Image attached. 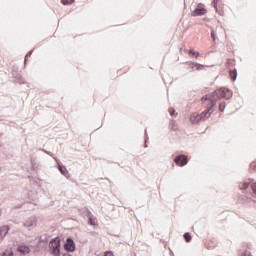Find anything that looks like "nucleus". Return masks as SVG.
Segmentation results:
<instances>
[{"instance_id": "1a4fd4ad", "label": "nucleus", "mask_w": 256, "mask_h": 256, "mask_svg": "<svg viewBox=\"0 0 256 256\" xmlns=\"http://www.w3.org/2000/svg\"><path fill=\"white\" fill-rule=\"evenodd\" d=\"M17 251L21 255H29V253H31V248L29 246L20 245L17 247Z\"/></svg>"}, {"instance_id": "0eeeda50", "label": "nucleus", "mask_w": 256, "mask_h": 256, "mask_svg": "<svg viewBox=\"0 0 256 256\" xmlns=\"http://www.w3.org/2000/svg\"><path fill=\"white\" fill-rule=\"evenodd\" d=\"M54 160L57 163V169L61 173V175H64V177H66V179H69L70 175H69V171L67 170V167H65L63 164H61V162L59 161V159L57 157H54Z\"/></svg>"}, {"instance_id": "ddd939ff", "label": "nucleus", "mask_w": 256, "mask_h": 256, "mask_svg": "<svg viewBox=\"0 0 256 256\" xmlns=\"http://www.w3.org/2000/svg\"><path fill=\"white\" fill-rule=\"evenodd\" d=\"M229 75L231 77V81H233V82L237 81V75L238 74H237V69L236 68H234L233 70H230Z\"/></svg>"}, {"instance_id": "f3484780", "label": "nucleus", "mask_w": 256, "mask_h": 256, "mask_svg": "<svg viewBox=\"0 0 256 256\" xmlns=\"http://www.w3.org/2000/svg\"><path fill=\"white\" fill-rule=\"evenodd\" d=\"M62 5H73L75 0H61Z\"/></svg>"}, {"instance_id": "cd10ccee", "label": "nucleus", "mask_w": 256, "mask_h": 256, "mask_svg": "<svg viewBox=\"0 0 256 256\" xmlns=\"http://www.w3.org/2000/svg\"><path fill=\"white\" fill-rule=\"evenodd\" d=\"M211 37H212L213 41L216 40L215 31H211Z\"/></svg>"}, {"instance_id": "5701e85b", "label": "nucleus", "mask_w": 256, "mask_h": 256, "mask_svg": "<svg viewBox=\"0 0 256 256\" xmlns=\"http://www.w3.org/2000/svg\"><path fill=\"white\" fill-rule=\"evenodd\" d=\"M88 224H89V225H95V219H93L92 217H90V218L88 219Z\"/></svg>"}, {"instance_id": "9d476101", "label": "nucleus", "mask_w": 256, "mask_h": 256, "mask_svg": "<svg viewBox=\"0 0 256 256\" xmlns=\"http://www.w3.org/2000/svg\"><path fill=\"white\" fill-rule=\"evenodd\" d=\"M186 65H188L190 69L196 68V71H201V69L205 67L204 65L199 64L197 62H186Z\"/></svg>"}, {"instance_id": "6ab92c4d", "label": "nucleus", "mask_w": 256, "mask_h": 256, "mask_svg": "<svg viewBox=\"0 0 256 256\" xmlns=\"http://www.w3.org/2000/svg\"><path fill=\"white\" fill-rule=\"evenodd\" d=\"M147 141H149V135H147V129H145V144L144 147L148 148L149 146L147 145Z\"/></svg>"}, {"instance_id": "412c9836", "label": "nucleus", "mask_w": 256, "mask_h": 256, "mask_svg": "<svg viewBox=\"0 0 256 256\" xmlns=\"http://www.w3.org/2000/svg\"><path fill=\"white\" fill-rule=\"evenodd\" d=\"M48 241H49V237L47 236H44V238L43 236L40 237V243H47Z\"/></svg>"}, {"instance_id": "f257e3e1", "label": "nucleus", "mask_w": 256, "mask_h": 256, "mask_svg": "<svg viewBox=\"0 0 256 256\" xmlns=\"http://www.w3.org/2000/svg\"><path fill=\"white\" fill-rule=\"evenodd\" d=\"M231 97H233V91H231L227 87H220L214 90L212 93L202 96L201 101H206V109H210L213 103L217 105L218 99H226L227 101H229Z\"/></svg>"}, {"instance_id": "9b49d317", "label": "nucleus", "mask_w": 256, "mask_h": 256, "mask_svg": "<svg viewBox=\"0 0 256 256\" xmlns=\"http://www.w3.org/2000/svg\"><path fill=\"white\" fill-rule=\"evenodd\" d=\"M33 225H35V218H28L24 223L23 226L28 229V231H31L33 229Z\"/></svg>"}, {"instance_id": "aec40b11", "label": "nucleus", "mask_w": 256, "mask_h": 256, "mask_svg": "<svg viewBox=\"0 0 256 256\" xmlns=\"http://www.w3.org/2000/svg\"><path fill=\"white\" fill-rule=\"evenodd\" d=\"M42 151L46 153V155H49L50 157H53V159H55V154H53V152L47 151L45 149H42Z\"/></svg>"}, {"instance_id": "2eb2a0df", "label": "nucleus", "mask_w": 256, "mask_h": 256, "mask_svg": "<svg viewBox=\"0 0 256 256\" xmlns=\"http://www.w3.org/2000/svg\"><path fill=\"white\" fill-rule=\"evenodd\" d=\"M188 55H190V57H199V52L198 51H194L193 49H190L188 51Z\"/></svg>"}, {"instance_id": "4be33fe9", "label": "nucleus", "mask_w": 256, "mask_h": 256, "mask_svg": "<svg viewBox=\"0 0 256 256\" xmlns=\"http://www.w3.org/2000/svg\"><path fill=\"white\" fill-rule=\"evenodd\" d=\"M218 3H219V0H214V5H213V7H214L216 13H219V10L217 9V4H218Z\"/></svg>"}, {"instance_id": "7ed1b4c3", "label": "nucleus", "mask_w": 256, "mask_h": 256, "mask_svg": "<svg viewBox=\"0 0 256 256\" xmlns=\"http://www.w3.org/2000/svg\"><path fill=\"white\" fill-rule=\"evenodd\" d=\"M215 113V102L212 103L210 108H206L202 113L194 112L190 115V123L192 125H197L201 123V121H205V119H209L211 115Z\"/></svg>"}, {"instance_id": "c85d7f7f", "label": "nucleus", "mask_w": 256, "mask_h": 256, "mask_svg": "<svg viewBox=\"0 0 256 256\" xmlns=\"http://www.w3.org/2000/svg\"><path fill=\"white\" fill-rule=\"evenodd\" d=\"M18 83H20V85H23V83H25V81H23V78H19Z\"/></svg>"}, {"instance_id": "20e7f679", "label": "nucleus", "mask_w": 256, "mask_h": 256, "mask_svg": "<svg viewBox=\"0 0 256 256\" xmlns=\"http://www.w3.org/2000/svg\"><path fill=\"white\" fill-rule=\"evenodd\" d=\"M50 253L53 256H61V237L52 238L49 242Z\"/></svg>"}, {"instance_id": "c756f323", "label": "nucleus", "mask_w": 256, "mask_h": 256, "mask_svg": "<svg viewBox=\"0 0 256 256\" xmlns=\"http://www.w3.org/2000/svg\"><path fill=\"white\" fill-rule=\"evenodd\" d=\"M0 256H8V254H7V250H6V251H4L3 253H0Z\"/></svg>"}, {"instance_id": "a211bd4d", "label": "nucleus", "mask_w": 256, "mask_h": 256, "mask_svg": "<svg viewBox=\"0 0 256 256\" xmlns=\"http://www.w3.org/2000/svg\"><path fill=\"white\" fill-rule=\"evenodd\" d=\"M31 55H33V50H30V51L26 54V56H25V58H24V65H27V59H29V57H31Z\"/></svg>"}, {"instance_id": "f8f14e48", "label": "nucleus", "mask_w": 256, "mask_h": 256, "mask_svg": "<svg viewBox=\"0 0 256 256\" xmlns=\"http://www.w3.org/2000/svg\"><path fill=\"white\" fill-rule=\"evenodd\" d=\"M9 226L4 225L0 227V239H5L7 237V233H9Z\"/></svg>"}, {"instance_id": "dca6fc26", "label": "nucleus", "mask_w": 256, "mask_h": 256, "mask_svg": "<svg viewBox=\"0 0 256 256\" xmlns=\"http://www.w3.org/2000/svg\"><path fill=\"white\" fill-rule=\"evenodd\" d=\"M225 107H227V103L225 101L220 102L219 111L223 113L225 111Z\"/></svg>"}, {"instance_id": "b1692460", "label": "nucleus", "mask_w": 256, "mask_h": 256, "mask_svg": "<svg viewBox=\"0 0 256 256\" xmlns=\"http://www.w3.org/2000/svg\"><path fill=\"white\" fill-rule=\"evenodd\" d=\"M241 256H252V255H251V252L246 250V251L241 253Z\"/></svg>"}, {"instance_id": "f03ea898", "label": "nucleus", "mask_w": 256, "mask_h": 256, "mask_svg": "<svg viewBox=\"0 0 256 256\" xmlns=\"http://www.w3.org/2000/svg\"><path fill=\"white\" fill-rule=\"evenodd\" d=\"M238 187L242 193H247V189L250 187L252 194L240 195L238 201L244 207H253V205H255V200H253L251 197L256 199V182L253 180H250L249 182H240Z\"/></svg>"}, {"instance_id": "423d86ee", "label": "nucleus", "mask_w": 256, "mask_h": 256, "mask_svg": "<svg viewBox=\"0 0 256 256\" xmlns=\"http://www.w3.org/2000/svg\"><path fill=\"white\" fill-rule=\"evenodd\" d=\"M64 249L67 251V253H75V250L77 249L75 240H73L71 237H68L66 239V243L64 244Z\"/></svg>"}, {"instance_id": "bb28decb", "label": "nucleus", "mask_w": 256, "mask_h": 256, "mask_svg": "<svg viewBox=\"0 0 256 256\" xmlns=\"http://www.w3.org/2000/svg\"><path fill=\"white\" fill-rule=\"evenodd\" d=\"M7 255L8 256H14L15 253L13 252V250H7Z\"/></svg>"}, {"instance_id": "a878e982", "label": "nucleus", "mask_w": 256, "mask_h": 256, "mask_svg": "<svg viewBox=\"0 0 256 256\" xmlns=\"http://www.w3.org/2000/svg\"><path fill=\"white\" fill-rule=\"evenodd\" d=\"M250 169H253V171H256L255 162H252V163L250 164Z\"/></svg>"}, {"instance_id": "393cba45", "label": "nucleus", "mask_w": 256, "mask_h": 256, "mask_svg": "<svg viewBox=\"0 0 256 256\" xmlns=\"http://www.w3.org/2000/svg\"><path fill=\"white\" fill-rule=\"evenodd\" d=\"M169 113H170L171 116L175 115V113H176L175 108H170Z\"/></svg>"}, {"instance_id": "4468645a", "label": "nucleus", "mask_w": 256, "mask_h": 256, "mask_svg": "<svg viewBox=\"0 0 256 256\" xmlns=\"http://www.w3.org/2000/svg\"><path fill=\"white\" fill-rule=\"evenodd\" d=\"M184 240L186 241V243H191L193 237L191 236V233L189 232H185L183 235Z\"/></svg>"}, {"instance_id": "7c9ffc66", "label": "nucleus", "mask_w": 256, "mask_h": 256, "mask_svg": "<svg viewBox=\"0 0 256 256\" xmlns=\"http://www.w3.org/2000/svg\"><path fill=\"white\" fill-rule=\"evenodd\" d=\"M253 207H256V201H255V204L253 205Z\"/></svg>"}, {"instance_id": "39448f33", "label": "nucleus", "mask_w": 256, "mask_h": 256, "mask_svg": "<svg viewBox=\"0 0 256 256\" xmlns=\"http://www.w3.org/2000/svg\"><path fill=\"white\" fill-rule=\"evenodd\" d=\"M207 14V8H205V4L199 3L195 7V9L191 12L192 17H201Z\"/></svg>"}, {"instance_id": "6e6552de", "label": "nucleus", "mask_w": 256, "mask_h": 256, "mask_svg": "<svg viewBox=\"0 0 256 256\" xmlns=\"http://www.w3.org/2000/svg\"><path fill=\"white\" fill-rule=\"evenodd\" d=\"M174 163H176L178 167H185V165L189 163V159L186 155H178L174 158Z\"/></svg>"}]
</instances>
